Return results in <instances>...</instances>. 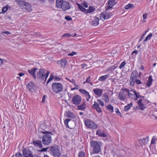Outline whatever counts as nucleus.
Returning a JSON list of instances; mask_svg holds the SVG:
<instances>
[{
    "instance_id": "nucleus-62",
    "label": "nucleus",
    "mask_w": 157,
    "mask_h": 157,
    "mask_svg": "<svg viewBox=\"0 0 157 157\" xmlns=\"http://www.w3.org/2000/svg\"><path fill=\"white\" fill-rule=\"evenodd\" d=\"M25 75V73H23V72H21V73H19L18 74V75L20 76V77H21L23 75Z\"/></svg>"
},
{
    "instance_id": "nucleus-14",
    "label": "nucleus",
    "mask_w": 157,
    "mask_h": 157,
    "mask_svg": "<svg viewBox=\"0 0 157 157\" xmlns=\"http://www.w3.org/2000/svg\"><path fill=\"white\" fill-rule=\"evenodd\" d=\"M103 91V89L99 88L94 89L93 90L94 94L99 97H100L102 96Z\"/></svg>"
},
{
    "instance_id": "nucleus-46",
    "label": "nucleus",
    "mask_w": 157,
    "mask_h": 157,
    "mask_svg": "<svg viewBox=\"0 0 157 157\" xmlns=\"http://www.w3.org/2000/svg\"><path fill=\"white\" fill-rule=\"evenodd\" d=\"M65 79H66L67 80H68V81H69L70 82H71L72 83H73V84H75V80L74 79H72L71 80H72V81H74V82H72L71 80L69 78H66H66H65Z\"/></svg>"
},
{
    "instance_id": "nucleus-59",
    "label": "nucleus",
    "mask_w": 157,
    "mask_h": 157,
    "mask_svg": "<svg viewBox=\"0 0 157 157\" xmlns=\"http://www.w3.org/2000/svg\"><path fill=\"white\" fill-rule=\"evenodd\" d=\"M135 82L137 84H140L141 83V81L140 80L138 79H136Z\"/></svg>"
},
{
    "instance_id": "nucleus-19",
    "label": "nucleus",
    "mask_w": 157,
    "mask_h": 157,
    "mask_svg": "<svg viewBox=\"0 0 157 157\" xmlns=\"http://www.w3.org/2000/svg\"><path fill=\"white\" fill-rule=\"evenodd\" d=\"M23 153L25 157H34L30 151H27L26 149H23ZM37 157H40L37 156Z\"/></svg>"
},
{
    "instance_id": "nucleus-24",
    "label": "nucleus",
    "mask_w": 157,
    "mask_h": 157,
    "mask_svg": "<svg viewBox=\"0 0 157 157\" xmlns=\"http://www.w3.org/2000/svg\"><path fill=\"white\" fill-rule=\"evenodd\" d=\"M64 2L63 0H56V7L59 9L61 8Z\"/></svg>"
},
{
    "instance_id": "nucleus-64",
    "label": "nucleus",
    "mask_w": 157,
    "mask_h": 157,
    "mask_svg": "<svg viewBox=\"0 0 157 157\" xmlns=\"http://www.w3.org/2000/svg\"><path fill=\"white\" fill-rule=\"evenodd\" d=\"M138 51L137 50H134L132 52V54H133L135 53L136 54H137L138 53Z\"/></svg>"
},
{
    "instance_id": "nucleus-44",
    "label": "nucleus",
    "mask_w": 157,
    "mask_h": 157,
    "mask_svg": "<svg viewBox=\"0 0 157 157\" xmlns=\"http://www.w3.org/2000/svg\"><path fill=\"white\" fill-rule=\"evenodd\" d=\"M115 112L118 115H119L120 116H121V113L119 111L118 109L117 108L115 109Z\"/></svg>"
},
{
    "instance_id": "nucleus-58",
    "label": "nucleus",
    "mask_w": 157,
    "mask_h": 157,
    "mask_svg": "<svg viewBox=\"0 0 157 157\" xmlns=\"http://www.w3.org/2000/svg\"><path fill=\"white\" fill-rule=\"evenodd\" d=\"M152 76L150 75L149 77H148V81L150 82H152L153 79H152Z\"/></svg>"
},
{
    "instance_id": "nucleus-61",
    "label": "nucleus",
    "mask_w": 157,
    "mask_h": 157,
    "mask_svg": "<svg viewBox=\"0 0 157 157\" xmlns=\"http://www.w3.org/2000/svg\"><path fill=\"white\" fill-rule=\"evenodd\" d=\"M46 96L45 95H44L42 98V102L44 103L45 101V99L46 98Z\"/></svg>"
},
{
    "instance_id": "nucleus-45",
    "label": "nucleus",
    "mask_w": 157,
    "mask_h": 157,
    "mask_svg": "<svg viewBox=\"0 0 157 157\" xmlns=\"http://www.w3.org/2000/svg\"><path fill=\"white\" fill-rule=\"evenodd\" d=\"M155 136H154L153 137L151 142V144H153L155 143V142L156 140V139L155 138Z\"/></svg>"
},
{
    "instance_id": "nucleus-51",
    "label": "nucleus",
    "mask_w": 157,
    "mask_h": 157,
    "mask_svg": "<svg viewBox=\"0 0 157 157\" xmlns=\"http://www.w3.org/2000/svg\"><path fill=\"white\" fill-rule=\"evenodd\" d=\"M73 114H72L70 112H69L67 114V117H69L71 118L73 117Z\"/></svg>"
},
{
    "instance_id": "nucleus-57",
    "label": "nucleus",
    "mask_w": 157,
    "mask_h": 157,
    "mask_svg": "<svg viewBox=\"0 0 157 157\" xmlns=\"http://www.w3.org/2000/svg\"><path fill=\"white\" fill-rule=\"evenodd\" d=\"M115 67L114 66H112L109 69V71H114L115 69Z\"/></svg>"
},
{
    "instance_id": "nucleus-33",
    "label": "nucleus",
    "mask_w": 157,
    "mask_h": 157,
    "mask_svg": "<svg viewBox=\"0 0 157 157\" xmlns=\"http://www.w3.org/2000/svg\"><path fill=\"white\" fill-rule=\"evenodd\" d=\"M131 92H132L134 93V95L136 96V99L137 98H139L140 97H143L142 96L140 95L139 94V93L138 92H137L135 90H132L131 91Z\"/></svg>"
},
{
    "instance_id": "nucleus-21",
    "label": "nucleus",
    "mask_w": 157,
    "mask_h": 157,
    "mask_svg": "<svg viewBox=\"0 0 157 157\" xmlns=\"http://www.w3.org/2000/svg\"><path fill=\"white\" fill-rule=\"evenodd\" d=\"M33 144L36 147H38L40 148H42L43 147L42 145L41 141L39 140H35L33 141Z\"/></svg>"
},
{
    "instance_id": "nucleus-43",
    "label": "nucleus",
    "mask_w": 157,
    "mask_h": 157,
    "mask_svg": "<svg viewBox=\"0 0 157 157\" xmlns=\"http://www.w3.org/2000/svg\"><path fill=\"white\" fill-rule=\"evenodd\" d=\"M125 64L126 62L125 61L122 62L119 66V68L120 69H121L123 67H124Z\"/></svg>"
},
{
    "instance_id": "nucleus-56",
    "label": "nucleus",
    "mask_w": 157,
    "mask_h": 157,
    "mask_svg": "<svg viewBox=\"0 0 157 157\" xmlns=\"http://www.w3.org/2000/svg\"><path fill=\"white\" fill-rule=\"evenodd\" d=\"M83 6L86 8H87L88 7L87 3L86 2H84L82 3Z\"/></svg>"
},
{
    "instance_id": "nucleus-36",
    "label": "nucleus",
    "mask_w": 157,
    "mask_h": 157,
    "mask_svg": "<svg viewBox=\"0 0 157 157\" xmlns=\"http://www.w3.org/2000/svg\"><path fill=\"white\" fill-rule=\"evenodd\" d=\"M134 7V6L133 5L129 3L125 6L124 8L126 10H128V9H130L131 8H133Z\"/></svg>"
},
{
    "instance_id": "nucleus-4",
    "label": "nucleus",
    "mask_w": 157,
    "mask_h": 157,
    "mask_svg": "<svg viewBox=\"0 0 157 157\" xmlns=\"http://www.w3.org/2000/svg\"><path fill=\"white\" fill-rule=\"evenodd\" d=\"M90 145L94 153H98L100 151V146L97 142L92 140L90 142Z\"/></svg>"
},
{
    "instance_id": "nucleus-9",
    "label": "nucleus",
    "mask_w": 157,
    "mask_h": 157,
    "mask_svg": "<svg viewBox=\"0 0 157 157\" xmlns=\"http://www.w3.org/2000/svg\"><path fill=\"white\" fill-rule=\"evenodd\" d=\"M70 8V6L69 2L67 1H64L61 7L63 11H64Z\"/></svg>"
},
{
    "instance_id": "nucleus-3",
    "label": "nucleus",
    "mask_w": 157,
    "mask_h": 157,
    "mask_svg": "<svg viewBox=\"0 0 157 157\" xmlns=\"http://www.w3.org/2000/svg\"><path fill=\"white\" fill-rule=\"evenodd\" d=\"M49 152L54 157H60L61 155L59 146L56 144L50 147Z\"/></svg>"
},
{
    "instance_id": "nucleus-30",
    "label": "nucleus",
    "mask_w": 157,
    "mask_h": 157,
    "mask_svg": "<svg viewBox=\"0 0 157 157\" xmlns=\"http://www.w3.org/2000/svg\"><path fill=\"white\" fill-rule=\"evenodd\" d=\"M78 109L79 110H84L86 108V104L85 102H83L82 104L78 106Z\"/></svg>"
},
{
    "instance_id": "nucleus-2",
    "label": "nucleus",
    "mask_w": 157,
    "mask_h": 157,
    "mask_svg": "<svg viewBox=\"0 0 157 157\" xmlns=\"http://www.w3.org/2000/svg\"><path fill=\"white\" fill-rule=\"evenodd\" d=\"M43 134H45L42 137V142L43 144L45 145H48L50 144L52 140L51 136L53 134L51 132H48L47 131L42 132Z\"/></svg>"
},
{
    "instance_id": "nucleus-54",
    "label": "nucleus",
    "mask_w": 157,
    "mask_h": 157,
    "mask_svg": "<svg viewBox=\"0 0 157 157\" xmlns=\"http://www.w3.org/2000/svg\"><path fill=\"white\" fill-rule=\"evenodd\" d=\"M22 104L21 103H19L18 105V103L16 105V106L17 109H19V108H21V107Z\"/></svg>"
},
{
    "instance_id": "nucleus-16",
    "label": "nucleus",
    "mask_w": 157,
    "mask_h": 157,
    "mask_svg": "<svg viewBox=\"0 0 157 157\" xmlns=\"http://www.w3.org/2000/svg\"><path fill=\"white\" fill-rule=\"evenodd\" d=\"M99 20V18L95 17L93 20L89 21V22L91 25L96 26L98 25Z\"/></svg>"
},
{
    "instance_id": "nucleus-11",
    "label": "nucleus",
    "mask_w": 157,
    "mask_h": 157,
    "mask_svg": "<svg viewBox=\"0 0 157 157\" xmlns=\"http://www.w3.org/2000/svg\"><path fill=\"white\" fill-rule=\"evenodd\" d=\"M79 91L82 94L85 95L86 100L89 101V99L91 98V96L89 94V93L83 89H80Z\"/></svg>"
},
{
    "instance_id": "nucleus-10",
    "label": "nucleus",
    "mask_w": 157,
    "mask_h": 157,
    "mask_svg": "<svg viewBox=\"0 0 157 157\" xmlns=\"http://www.w3.org/2000/svg\"><path fill=\"white\" fill-rule=\"evenodd\" d=\"M67 62V61L66 59H63L58 61L57 62V63L62 68H64L65 67Z\"/></svg>"
},
{
    "instance_id": "nucleus-40",
    "label": "nucleus",
    "mask_w": 157,
    "mask_h": 157,
    "mask_svg": "<svg viewBox=\"0 0 157 157\" xmlns=\"http://www.w3.org/2000/svg\"><path fill=\"white\" fill-rule=\"evenodd\" d=\"M138 72L136 71H133L131 75V76H135V77H138Z\"/></svg>"
},
{
    "instance_id": "nucleus-17",
    "label": "nucleus",
    "mask_w": 157,
    "mask_h": 157,
    "mask_svg": "<svg viewBox=\"0 0 157 157\" xmlns=\"http://www.w3.org/2000/svg\"><path fill=\"white\" fill-rule=\"evenodd\" d=\"M37 69V68L35 67L33 68L28 70V72L35 79L36 78V75H35V72Z\"/></svg>"
},
{
    "instance_id": "nucleus-22",
    "label": "nucleus",
    "mask_w": 157,
    "mask_h": 157,
    "mask_svg": "<svg viewBox=\"0 0 157 157\" xmlns=\"http://www.w3.org/2000/svg\"><path fill=\"white\" fill-rule=\"evenodd\" d=\"M96 134L104 137H105L107 136V135L105 133L104 131L103 130L98 129L96 132Z\"/></svg>"
},
{
    "instance_id": "nucleus-38",
    "label": "nucleus",
    "mask_w": 157,
    "mask_h": 157,
    "mask_svg": "<svg viewBox=\"0 0 157 157\" xmlns=\"http://www.w3.org/2000/svg\"><path fill=\"white\" fill-rule=\"evenodd\" d=\"M91 77L90 76H89L86 79V83H88L90 84L91 86H93V83L91 82Z\"/></svg>"
},
{
    "instance_id": "nucleus-1",
    "label": "nucleus",
    "mask_w": 157,
    "mask_h": 157,
    "mask_svg": "<svg viewBox=\"0 0 157 157\" xmlns=\"http://www.w3.org/2000/svg\"><path fill=\"white\" fill-rule=\"evenodd\" d=\"M16 1L22 10L29 12L32 10V7L31 4L24 0H16Z\"/></svg>"
},
{
    "instance_id": "nucleus-34",
    "label": "nucleus",
    "mask_w": 157,
    "mask_h": 157,
    "mask_svg": "<svg viewBox=\"0 0 157 157\" xmlns=\"http://www.w3.org/2000/svg\"><path fill=\"white\" fill-rule=\"evenodd\" d=\"M8 7V5H6L5 6L3 7L2 9V12H0V14L1 13L4 14L7 11Z\"/></svg>"
},
{
    "instance_id": "nucleus-7",
    "label": "nucleus",
    "mask_w": 157,
    "mask_h": 157,
    "mask_svg": "<svg viewBox=\"0 0 157 157\" xmlns=\"http://www.w3.org/2000/svg\"><path fill=\"white\" fill-rule=\"evenodd\" d=\"M82 101L81 97L79 95H76L72 98V102L75 105L79 104Z\"/></svg>"
},
{
    "instance_id": "nucleus-20",
    "label": "nucleus",
    "mask_w": 157,
    "mask_h": 157,
    "mask_svg": "<svg viewBox=\"0 0 157 157\" xmlns=\"http://www.w3.org/2000/svg\"><path fill=\"white\" fill-rule=\"evenodd\" d=\"M34 84L33 82H30L27 85V88L28 89L29 91L32 92L33 90H34Z\"/></svg>"
},
{
    "instance_id": "nucleus-23",
    "label": "nucleus",
    "mask_w": 157,
    "mask_h": 157,
    "mask_svg": "<svg viewBox=\"0 0 157 157\" xmlns=\"http://www.w3.org/2000/svg\"><path fill=\"white\" fill-rule=\"evenodd\" d=\"M137 77H135V76H131L129 79L130 85L133 86L135 84L136 80Z\"/></svg>"
},
{
    "instance_id": "nucleus-55",
    "label": "nucleus",
    "mask_w": 157,
    "mask_h": 157,
    "mask_svg": "<svg viewBox=\"0 0 157 157\" xmlns=\"http://www.w3.org/2000/svg\"><path fill=\"white\" fill-rule=\"evenodd\" d=\"M70 36H71V35H70L69 33H65L64 34L63 36H62V37H69Z\"/></svg>"
},
{
    "instance_id": "nucleus-41",
    "label": "nucleus",
    "mask_w": 157,
    "mask_h": 157,
    "mask_svg": "<svg viewBox=\"0 0 157 157\" xmlns=\"http://www.w3.org/2000/svg\"><path fill=\"white\" fill-rule=\"evenodd\" d=\"M50 147H48L46 148H42V149L39 151H40L44 152L48 151L49 152Z\"/></svg>"
},
{
    "instance_id": "nucleus-37",
    "label": "nucleus",
    "mask_w": 157,
    "mask_h": 157,
    "mask_svg": "<svg viewBox=\"0 0 157 157\" xmlns=\"http://www.w3.org/2000/svg\"><path fill=\"white\" fill-rule=\"evenodd\" d=\"M152 34L151 33L148 35L144 41V42L147 41L148 40H150L152 36Z\"/></svg>"
},
{
    "instance_id": "nucleus-48",
    "label": "nucleus",
    "mask_w": 157,
    "mask_h": 157,
    "mask_svg": "<svg viewBox=\"0 0 157 157\" xmlns=\"http://www.w3.org/2000/svg\"><path fill=\"white\" fill-rule=\"evenodd\" d=\"M65 18L66 20L67 21H71L72 20L71 17L70 16H65Z\"/></svg>"
},
{
    "instance_id": "nucleus-49",
    "label": "nucleus",
    "mask_w": 157,
    "mask_h": 157,
    "mask_svg": "<svg viewBox=\"0 0 157 157\" xmlns=\"http://www.w3.org/2000/svg\"><path fill=\"white\" fill-rule=\"evenodd\" d=\"M77 54V53L75 52H71V53H69L68 54V56H74L75 55H76Z\"/></svg>"
},
{
    "instance_id": "nucleus-60",
    "label": "nucleus",
    "mask_w": 157,
    "mask_h": 157,
    "mask_svg": "<svg viewBox=\"0 0 157 157\" xmlns=\"http://www.w3.org/2000/svg\"><path fill=\"white\" fill-rule=\"evenodd\" d=\"M49 73H50V72L49 71H47V73L46 74V75H45V81H46L47 78V77H48Z\"/></svg>"
},
{
    "instance_id": "nucleus-39",
    "label": "nucleus",
    "mask_w": 157,
    "mask_h": 157,
    "mask_svg": "<svg viewBox=\"0 0 157 157\" xmlns=\"http://www.w3.org/2000/svg\"><path fill=\"white\" fill-rule=\"evenodd\" d=\"M138 105L140 107V109L141 110H144L145 108L146 107L145 105L143 104L142 103H140V104H138Z\"/></svg>"
},
{
    "instance_id": "nucleus-13",
    "label": "nucleus",
    "mask_w": 157,
    "mask_h": 157,
    "mask_svg": "<svg viewBox=\"0 0 157 157\" xmlns=\"http://www.w3.org/2000/svg\"><path fill=\"white\" fill-rule=\"evenodd\" d=\"M127 97L126 94L123 91H120L119 93L118 98L121 101H124Z\"/></svg>"
},
{
    "instance_id": "nucleus-52",
    "label": "nucleus",
    "mask_w": 157,
    "mask_h": 157,
    "mask_svg": "<svg viewBox=\"0 0 157 157\" xmlns=\"http://www.w3.org/2000/svg\"><path fill=\"white\" fill-rule=\"evenodd\" d=\"M128 96L129 98H132V96H134V95L131 93L129 92H128Z\"/></svg>"
},
{
    "instance_id": "nucleus-32",
    "label": "nucleus",
    "mask_w": 157,
    "mask_h": 157,
    "mask_svg": "<svg viewBox=\"0 0 157 157\" xmlns=\"http://www.w3.org/2000/svg\"><path fill=\"white\" fill-rule=\"evenodd\" d=\"M140 140H141L143 144H145L147 143L149 140V138L148 136H147L145 138Z\"/></svg>"
},
{
    "instance_id": "nucleus-63",
    "label": "nucleus",
    "mask_w": 157,
    "mask_h": 157,
    "mask_svg": "<svg viewBox=\"0 0 157 157\" xmlns=\"http://www.w3.org/2000/svg\"><path fill=\"white\" fill-rule=\"evenodd\" d=\"M147 13H146V14H143V19H146L147 18Z\"/></svg>"
},
{
    "instance_id": "nucleus-25",
    "label": "nucleus",
    "mask_w": 157,
    "mask_h": 157,
    "mask_svg": "<svg viewBox=\"0 0 157 157\" xmlns=\"http://www.w3.org/2000/svg\"><path fill=\"white\" fill-rule=\"evenodd\" d=\"M100 17L101 19L103 20H105L108 19L109 18V16L105 12H102L100 15Z\"/></svg>"
},
{
    "instance_id": "nucleus-35",
    "label": "nucleus",
    "mask_w": 157,
    "mask_h": 157,
    "mask_svg": "<svg viewBox=\"0 0 157 157\" xmlns=\"http://www.w3.org/2000/svg\"><path fill=\"white\" fill-rule=\"evenodd\" d=\"M132 104L131 103L128 104L127 105L125 106L124 107V110L125 111H128L132 106Z\"/></svg>"
},
{
    "instance_id": "nucleus-53",
    "label": "nucleus",
    "mask_w": 157,
    "mask_h": 157,
    "mask_svg": "<svg viewBox=\"0 0 157 157\" xmlns=\"http://www.w3.org/2000/svg\"><path fill=\"white\" fill-rule=\"evenodd\" d=\"M151 84H152L151 82L148 81L146 83V85L147 86L149 87L151 86Z\"/></svg>"
},
{
    "instance_id": "nucleus-8",
    "label": "nucleus",
    "mask_w": 157,
    "mask_h": 157,
    "mask_svg": "<svg viewBox=\"0 0 157 157\" xmlns=\"http://www.w3.org/2000/svg\"><path fill=\"white\" fill-rule=\"evenodd\" d=\"M45 70L43 69H40L37 73V76L38 78L43 80L45 77Z\"/></svg>"
},
{
    "instance_id": "nucleus-28",
    "label": "nucleus",
    "mask_w": 157,
    "mask_h": 157,
    "mask_svg": "<svg viewBox=\"0 0 157 157\" xmlns=\"http://www.w3.org/2000/svg\"><path fill=\"white\" fill-rule=\"evenodd\" d=\"M102 97H103V99L105 100V102H109V96L107 95V93H104L103 94Z\"/></svg>"
},
{
    "instance_id": "nucleus-50",
    "label": "nucleus",
    "mask_w": 157,
    "mask_h": 157,
    "mask_svg": "<svg viewBox=\"0 0 157 157\" xmlns=\"http://www.w3.org/2000/svg\"><path fill=\"white\" fill-rule=\"evenodd\" d=\"M53 78V76H52L51 75L50 78H49L47 82V84H48L50 81H52Z\"/></svg>"
},
{
    "instance_id": "nucleus-29",
    "label": "nucleus",
    "mask_w": 157,
    "mask_h": 157,
    "mask_svg": "<svg viewBox=\"0 0 157 157\" xmlns=\"http://www.w3.org/2000/svg\"><path fill=\"white\" fill-rule=\"evenodd\" d=\"M78 8L81 11L84 13L86 14V10L83 7V6L80 4L78 5Z\"/></svg>"
},
{
    "instance_id": "nucleus-27",
    "label": "nucleus",
    "mask_w": 157,
    "mask_h": 157,
    "mask_svg": "<svg viewBox=\"0 0 157 157\" xmlns=\"http://www.w3.org/2000/svg\"><path fill=\"white\" fill-rule=\"evenodd\" d=\"M109 74H107L106 75L102 76H101L99 78L98 80L99 81H103L105 80V79H107L109 77Z\"/></svg>"
},
{
    "instance_id": "nucleus-31",
    "label": "nucleus",
    "mask_w": 157,
    "mask_h": 157,
    "mask_svg": "<svg viewBox=\"0 0 157 157\" xmlns=\"http://www.w3.org/2000/svg\"><path fill=\"white\" fill-rule=\"evenodd\" d=\"M107 109L109 110L110 113H112L113 111V107L111 104H109L108 106H106Z\"/></svg>"
},
{
    "instance_id": "nucleus-26",
    "label": "nucleus",
    "mask_w": 157,
    "mask_h": 157,
    "mask_svg": "<svg viewBox=\"0 0 157 157\" xmlns=\"http://www.w3.org/2000/svg\"><path fill=\"white\" fill-rule=\"evenodd\" d=\"M95 10L94 7L93 6H90L89 7V9H87L86 11V14L90 13L92 12Z\"/></svg>"
},
{
    "instance_id": "nucleus-42",
    "label": "nucleus",
    "mask_w": 157,
    "mask_h": 157,
    "mask_svg": "<svg viewBox=\"0 0 157 157\" xmlns=\"http://www.w3.org/2000/svg\"><path fill=\"white\" fill-rule=\"evenodd\" d=\"M97 101L98 102V103L102 106V107L104 105V103L100 99H98L97 100Z\"/></svg>"
},
{
    "instance_id": "nucleus-12",
    "label": "nucleus",
    "mask_w": 157,
    "mask_h": 157,
    "mask_svg": "<svg viewBox=\"0 0 157 157\" xmlns=\"http://www.w3.org/2000/svg\"><path fill=\"white\" fill-rule=\"evenodd\" d=\"M92 108L95 109L98 113H101L102 112L101 109V107L99 106V104L97 102H94V104L92 106Z\"/></svg>"
},
{
    "instance_id": "nucleus-18",
    "label": "nucleus",
    "mask_w": 157,
    "mask_h": 157,
    "mask_svg": "<svg viewBox=\"0 0 157 157\" xmlns=\"http://www.w3.org/2000/svg\"><path fill=\"white\" fill-rule=\"evenodd\" d=\"M115 0H109L108 2L109 6L105 7L106 10H108L111 8L115 4Z\"/></svg>"
},
{
    "instance_id": "nucleus-6",
    "label": "nucleus",
    "mask_w": 157,
    "mask_h": 157,
    "mask_svg": "<svg viewBox=\"0 0 157 157\" xmlns=\"http://www.w3.org/2000/svg\"><path fill=\"white\" fill-rule=\"evenodd\" d=\"M84 123L85 125L88 128L93 129H96L97 128L98 126L97 124L90 120H86Z\"/></svg>"
},
{
    "instance_id": "nucleus-15",
    "label": "nucleus",
    "mask_w": 157,
    "mask_h": 157,
    "mask_svg": "<svg viewBox=\"0 0 157 157\" xmlns=\"http://www.w3.org/2000/svg\"><path fill=\"white\" fill-rule=\"evenodd\" d=\"M71 121V120L69 119H66L64 121V123L66 127V128L67 127L69 128H70V129H72L74 127V126H71L70 125H68V123L69 121ZM73 123L74 124L75 122L73 121H71L70 122H69V124H70V123Z\"/></svg>"
},
{
    "instance_id": "nucleus-5",
    "label": "nucleus",
    "mask_w": 157,
    "mask_h": 157,
    "mask_svg": "<svg viewBox=\"0 0 157 157\" xmlns=\"http://www.w3.org/2000/svg\"><path fill=\"white\" fill-rule=\"evenodd\" d=\"M52 88L54 92L56 93L61 91L63 89L62 85L59 83H53L52 85Z\"/></svg>"
},
{
    "instance_id": "nucleus-47",
    "label": "nucleus",
    "mask_w": 157,
    "mask_h": 157,
    "mask_svg": "<svg viewBox=\"0 0 157 157\" xmlns=\"http://www.w3.org/2000/svg\"><path fill=\"white\" fill-rule=\"evenodd\" d=\"M78 157H85L84 153L82 151L80 152L79 154Z\"/></svg>"
}]
</instances>
